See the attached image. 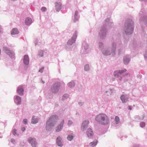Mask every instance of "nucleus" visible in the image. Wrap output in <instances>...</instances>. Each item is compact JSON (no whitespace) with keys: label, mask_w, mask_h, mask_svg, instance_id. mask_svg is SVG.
<instances>
[{"label":"nucleus","mask_w":147,"mask_h":147,"mask_svg":"<svg viewBox=\"0 0 147 147\" xmlns=\"http://www.w3.org/2000/svg\"><path fill=\"white\" fill-rule=\"evenodd\" d=\"M147 12H145L144 9H142L139 13L140 16V20L144 22L147 26Z\"/></svg>","instance_id":"0eeeda50"},{"label":"nucleus","mask_w":147,"mask_h":147,"mask_svg":"<svg viewBox=\"0 0 147 147\" xmlns=\"http://www.w3.org/2000/svg\"><path fill=\"white\" fill-rule=\"evenodd\" d=\"M98 142V141L97 140H95L93 142H90V145L91 146L94 147L97 145Z\"/></svg>","instance_id":"a878e982"},{"label":"nucleus","mask_w":147,"mask_h":147,"mask_svg":"<svg viewBox=\"0 0 147 147\" xmlns=\"http://www.w3.org/2000/svg\"><path fill=\"white\" fill-rule=\"evenodd\" d=\"M140 126L141 127H144L145 125V123L143 122H141L140 124Z\"/></svg>","instance_id":"e433bc0d"},{"label":"nucleus","mask_w":147,"mask_h":147,"mask_svg":"<svg viewBox=\"0 0 147 147\" xmlns=\"http://www.w3.org/2000/svg\"><path fill=\"white\" fill-rule=\"evenodd\" d=\"M44 51H40L38 53V55L40 56V57H42L43 55Z\"/></svg>","instance_id":"f704fd0d"},{"label":"nucleus","mask_w":147,"mask_h":147,"mask_svg":"<svg viewBox=\"0 0 147 147\" xmlns=\"http://www.w3.org/2000/svg\"><path fill=\"white\" fill-rule=\"evenodd\" d=\"M28 141L32 147H36L37 142L35 138L32 137L29 138L28 139Z\"/></svg>","instance_id":"9b49d317"},{"label":"nucleus","mask_w":147,"mask_h":147,"mask_svg":"<svg viewBox=\"0 0 147 147\" xmlns=\"http://www.w3.org/2000/svg\"><path fill=\"white\" fill-rule=\"evenodd\" d=\"M111 80L112 81H114L115 80V78H113L111 79Z\"/></svg>","instance_id":"3c124183"},{"label":"nucleus","mask_w":147,"mask_h":147,"mask_svg":"<svg viewBox=\"0 0 147 147\" xmlns=\"http://www.w3.org/2000/svg\"><path fill=\"white\" fill-rule=\"evenodd\" d=\"M121 49H119V50H118L119 53L121 52Z\"/></svg>","instance_id":"864d4df0"},{"label":"nucleus","mask_w":147,"mask_h":147,"mask_svg":"<svg viewBox=\"0 0 147 147\" xmlns=\"http://www.w3.org/2000/svg\"><path fill=\"white\" fill-rule=\"evenodd\" d=\"M84 102H78L79 105L81 106H82L84 104Z\"/></svg>","instance_id":"79ce46f5"},{"label":"nucleus","mask_w":147,"mask_h":147,"mask_svg":"<svg viewBox=\"0 0 147 147\" xmlns=\"http://www.w3.org/2000/svg\"><path fill=\"white\" fill-rule=\"evenodd\" d=\"M2 138V137L0 136V138Z\"/></svg>","instance_id":"bf43d9fd"},{"label":"nucleus","mask_w":147,"mask_h":147,"mask_svg":"<svg viewBox=\"0 0 147 147\" xmlns=\"http://www.w3.org/2000/svg\"><path fill=\"white\" fill-rule=\"evenodd\" d=\"M12 134L15 136H19V135L17 133V130L16 129H13L12 130Z\"/></svg>","instance_id":"7c9ffc66"},{"label":"nucleus","mask_w":147,"mask_h":147,"mask_svg":"<svg viewBox=\"0 0 147 147\" xmlns=\"http://www.w3.org/2000/svg\"><path fill=\"white\" fill-rule=\"evenodd\" d=\"M61 83L60 82H56L51 86V91L53 93H56L59 91Z\"/></svg>","instance_id":"6e6552de"},{"label":"nucleus","mask_w":147,"mask_h":147,"mask_svg":"<svg viewBox=\"0 0 147 147\" xmlns=\"http://www.w3.org/2000/svg\"><path fill=\"white\" fill-rule=\"evenodd\" d=\"M14 101L15 103L17 105H20L21 102V98L20 97L18 96H16L14 97Z\"/></svg>","instance_id":"f3484780"},{"label":"nucleus","mask_w":147,"mask_h":147,"mask_svg":"<svg viewBox=\"0 0 147 147\" xmlns=\"http://www.w3.org/2000/svg\"><path fill=\"white\" fill-rule=\"evenodd\" d=\"M19 31L17 28H13L11 31V35H15L19 33Z\"/></svg>","instance_id":"4be33fe9"},{"label":"nucleus","mask_w":147,"mask_h":147,"mask_svg":"<svg viewBox=\"0 0 147 147\" xmlns=\"http://www.w3.org/2000/svg\"><path fill=\"white\" fill-rule=\"evenodd\" d=\"M115 122L116 124H118L119 122V118L118 116H116L115 118Z\"/></svg>","instance_id":"2f4dec72"},{"label":"nucleus","mask_w":147,"mask_h":147,"mask_svg":"<svg viewBox=\"0 0 147 147\" xmlns=\"http://www.w3.org/2000/svg\"><path fill=\"white\" fill-rule=\"evenodd\" d=\"M41 10L42 11L45 12L46 11V10H47V9L46 8V7H41Z\"/></svg>","instance_id":"4c0bfd02"},{"label":"nucleus","mask_w":147,"mask_h":147,"mask_svg":"<svg viewBox=\"0 0 147 147\" xmlns=\"http://www.w3.org/2000/svg\"><path fill=\"white\" fill-rule=\"evenodd\" d=\"M86 133L88 137L89 138H92L94 135L92 129L90 128L87 129Z\"/></svg>","instance_id":"4468645a"},{"label":"nucleus","mask_w":147,"mask_h":147,"mask_svg":"<svg viewBox=\"0 0 147 147\" xmlns=\"http://www.w3.org/2000/svg\"><path fill=\"white\" fill-rule=\"evenodd\" d=\"M17 92L20 96H22L24 94V90L22 86L18 87Z\"/></svg>","instance_id":"dca6fc26"},{"label":"nucleus","mask_w":147,"mask_h":147,"mask_svg":"<svg viewBox=\"0 0 147 147\" xmlns=\"http://www.w3.org/2000/svg\"><path fill=\"white\" fill-rule=\"evenodd\" d=\"M67 85L69 87L73 88L75 86V83L74 81H72L68 83Z\"/></svg>","instance_id":"bb28decb"},{"label":"nucleus","mask_w":147,"mask_h":147,"mask_svg":"<svg viewBox=\"0 0 147 147\" xmlns=\"http://www.w3.org/2000/svg\"><path fill=\"white\" fill-rule=\"evenodd\" d=\"M137 77L139 78H141L142 77V76L140 74H139L137 76Z\"/></svg>","instance_id":"09e8293b"},{"label":"nucleus","mask_w":147,"mask_h":147,"mask_svg":"<svg viewBox=\"0 0 147 147\" xmlns=\"http://www.w3.org/2000/svg\"><path fill=\"white\" fill-rule=\"evenodd\" d=\"M74 137V134H72L71 135H69L67 136V138L68 140L71 141L73 139Z\"/></svg>","instance_id":"cd10ccee"},{"label":"nucleus","mask_w":147,"mask_h":147,"mask_svg":"<svg viewBox=\"0 0 147 147\" xmlns=\"http://www.w3.org/2000/svg\"><path fill=\"white\" fill-rule=\"evenodd\" d=\"M64 123V120H63L61 121L60 124L59 125L61 126L62 127H63V125Z\"/></svg>","instance_id":"a19ab883"},{"label":"nucleus","mask_w":147,"mask_h":147,"mask_svg":"<svg viewBox=\"0 0 147 147\" xmlns=\"http://www.w3.org/2000/svg\"><path fill=\"white\" fill-rule=\"evenodd\" d=\"M134 22L131 19L127 20L125 23L124 30L127 35L131 34L133 32L134 29Z\"/></svg>","instance_id":"39448f33"},{"label":"nucleus","mask_w":147,"mask_h":147,"mask_svg":"<svg viewBox=\"0 0 147 147\" xmlns=\"http://www.w3.org/2000/svg\"><path fill=\"white\" fill-rule=\"evenodd\" d=\"M98 46L99 48L102 49V50H103L102 49V48L103 47V44L102 42H100L98 43Z\"/></svg>","instance_id":"72a5a7b5"},{"label":"nucleus","mask_w":147,"mask_h":147,"mask_svg":"<svg viewBox=\"0 0 147 147\" xmlns=\"http://www.w3.org/2000/svg\"><path fill=\"white\" fill-rule=\"evenodd\" d=\"M108 92V91H105V93H107Z\"/></svg>","instance_id":"6e6d98bb"},{"label":"nucleus","mask_w":147,"mask_h":147,"mask_svg":"<svg viewBox=\"0 0 147 147\" xmlns=\"http://www.w3.org/2000/svg\"><path fill=\"white\" fill-rule=\"evenodd\" d=\"M44 69V67L42 68L39 70V72L41 73H42L43 72Z\"/></svg>","instance_id":"37998d69"},{"label":"nucleus","mask_w":147,"mask_h":147,"mask_svg":"<svg viewBox=\"0 0 147 147\" xmlns=\"http://www.w3.org/2000/svg\"><path fill=\"white\" fill-rule=\"evenodd\" d=\"M23 123L24 124H26L27 123V120L26 119H24L23 121Z\"/></svg>","instance_id":"ea45409f"},{"label":"nucleus","mask_w":147,"mask_h":147,"mask_svg":"<svg viewBox=\"0 0 147 147\" xmlns=\"http://www.w3.org/2000/svg\"><path fill=\"white\" fill-rule=\"evenodd\" d=\"M38 42V39H36V40L34 41V44L35 46L37 44V42Z\"/></svg>","instance_id":"49530a36"},{"label":"nucleus","mask_w":147,"mask_h":147,"mask_svg":"<svg viewBox=\"0 0 147 147\" xmlns=\"http://www.w3.org/2000/svg\"><path fill=\"white\" fill-rule=\"evenodd\" d=\"M125 69L115 71L113 75L115 77L117 78L118 80L121 83H123L128 81L130 77V75L128 73L123 75V73L126 71Z\"/></svg>","instance_id":"f03ea898"},{"label":"nucleus","mask_w":147,"mask_h":147,"mask_svg":"<svg viewBox=\"0 0 147 147\" xmlns=\"http://www.w3.org/2000/svg\"><path fill=\"white\" fill-rule=\"evenodd\" d=\"M84 70L86 71H89L90 70V68L89 67V65L88 64H86L84 65Z\"/></svg>","instance_id":"c756f323"},{"label":"nucleus","mask_w":147,"mask_h":147,"mask_svg":"<svg viewBox=\"0 0 147 147\" xmlns=\"http://www.w3.org/2000/svg\"><path fill=\"white\" fill-rule=\"evenodd\" d=\"M129 98V97L128 95L123 94L120 96V99L123 103H126Z\"/></svg>","instance_id":"f8f14e48"},{"label":"nucleus","mask_w":147,"mask_h":147,"mask_svg":"<svg viewBox=\"0 0 147 147\" xmlns=\"http://www.w3.org/2000/svg\"><path fill=\"white\" fill-rule=\"evenodd\" d=\"M95 120L98 123L102 125H106L109 123L108 116L104 114L101 113L96 115Z\"/></svg>","instance_id":"423d86ee"},{"label":"nucleus","mask_w":147,"mask_h":147,"mask_svg":"<svg viewBox=\"0 0 147 147\" xmlns=\"http://www.w3.org/2000/svg\"><path fill=\"white\" fill-rule=\"evenodd\" d=\"M56 143L57 145L59 146L62 147L63 144L62 142V138L59 136H58L56 139Z\"/></svg>","instance_id":"6ab92c4d"},{"label":"nucleus","mask_w":147,"mask_h":147,"mask_svg":"<svg viewBox=\"0 0 147 147\" xmlns=\"http://www.w3.org/2000/svg\"><path fill=\"white\" fill-rule=\"evenodd\" d=\"M78 12L77 11H76L75 13V15L74 19V22H76L78 21V20L79 18V16H78Z\"/></svg>","instance_id":"412c9836"},{"label":"nucleus","mask_w":147,"mask_h":147,"mask_svg":"<svg viewBox=\"0 0 147 147\" xmlns=\"http://www.w3.org/2000/svg\"><path fill=\"white\" fill-rule=\"evenodd\" d=\"M41 82L43 84H44L45 83V82L42 80Z\"/></svg>","instance_id":"5fc2aeb1"},{"label":"nucleus","mask_w":147,"mask_h":147,"mask_svg":"<svg viewBox=\"0 0 147 147\" xmlns=\"http://www.w3.org/2000/svg\"><path fill=\"white\" fill-rule=\"evenodd\" d=\"M58 119L57 115H54L51 116L47 121L45 128L47 130L51 131L54 127Z\"/></svg>","instance_id":"20e7f679"},{"label":"nucleus","mask_w":147,"mask_h":147,"mask_svg":"<svg viewBox=\"0 0 147 147\" xmlns=\"http://www.w3.org/2000/svg\"><path fill=\"white\" fill-rule=\"evenodd\" d=\"M132 147H140L138 145H135L133 146Z\"/></svg>","instance_id":"603ef678"},{"label":"nucleus","mask_w":147,"mask_h":147,"mask_svg":"<svg viewBox=\"0 0 147 147\" xmlns=\"http://www.w3.org/2000/svg\"><path fill=\"white\" fill-rule=\"evenodd\" d=\"M78 34V32L76 31H75V33L74 34L71 38L67 42V44L68 45H72L73 43L75 42L77 38Z\"/></svg>","instance_id":"9d476101"},{"label":"nucleus","mask_w":147,"mask_h":147,"mask_svg":"<svg viewBox=\"0 0 147 147\" xmlns=\"http://www.w3.org/2000/svg\"><path fill=\"white\" fill-rule=\"evenodd\" d=\"M25 128L24 127H23L22 128L21 130L23 131H24L25 130Z\"/></svg>","instance_id":"de8ad7c7"},{"label":"nucleus","mask_w":147,"mask_h":147,"mask_svg":"<svg viewBox=\"0 0 147 147\" xmlns=\"http://www.w3.org/2000/svg\"><path fill=\"white\" fill-rule=\"evenodd\" d=\"M69 96V95L68 94H64L63 96L62 99L63 100H64L65 99H66L68 98Z\"/></svg>","instance_id":"c9c22d12"},{"label":"nucleus","mask_w":147,"mask_h":147,"mask_svg":"<svg viewBox=\"0 0 147 147\" xmlns=\"http://www.w3.org/2000/svg\"><path fill=\"white\" fill-rule=\"evenodd\" d=\"M16 0H11V1H16Z\"/></svg>","instance_id":"13d9d810"},{"label":"nucleus","mask_w":147,"mask_h":147,"mask_svg":"<svg viewBox=\"0 0 147 147\" xmlns=\"http://www.w3.org/2000/svg\"><path fill=\"white\" fill-rule=\"evenodd\" d=\"M83 45L84 46V49L86 51L88 48V45L87 44L84 43L83 44Z\"/></svg>","instance_id":"473e14b6"},{"label":"nucleus","mask_w":147,"mask_h":147,"mask_svg":"<svg viewBox=\"0 0 147 147\" xmlns=\"http://www.w3.org/2000/svg\"><path fill=\"white\" fill-rule=\"evenodd\" d=\"M11 141L13 143H14L15 142V140L13 139H11Z\"/></svg>","instance_id":"c03bdc74"},{"label":"nucleus","mask_w":147,"mask_h":147,"mask_svg":"<svg viewBox=\"0 0 147 147\" xmlns=\"http://www.w3.org/2000/svg\"><path fill=\"white\" fill-rule=\"evenodd\" d=\"M121 45L122 42L121 41H117L116 40L112 43L111 47L103 49L102 51V53L105 55L108 56L112 54V56H114L115 54L116 47H121Z\"/></svg>","instance_id":"f257e3e1"},{"label":"nucleus","mask_w":147,"mask_h":147,"mask_svg":"<svg viewBox=\"0 0 147 147\" xmlns=\"http://www.w3.org/2000/svg\"><path fill=\"white\" fill-rule=\"evenodd\" d=\"M1 26H0V32L1 31Z\"/></svg>","instance_id":"4d7b16f0"},{"label":"nucleus","mask_w":147,"mask_h":147,"mask_svg":"<svg viewBox=\"0 0 147 147\" xmlns=\"http://www.w3.org/2000/svg\"><path fill=\"white\" fill-rule=\"evenodd\" d=\"M128 109L130 110H131V109H132V108L131 107V106H128Z\"/></svg>","instance_id":"8fccbe9b"},{"label":"nucleus","mask_w":147,"mask_h":147,"mask_svg":"<svg viewBox=\"0 0 147 147\" xmlns=\"http://www.w3.org/2000/svg\"><path fill=\"white\" fill-rule=\"evenodd\" d=\"M145 116L144 115L142 116L141 117H140L139 116H136L135 117V119L136 121H138V120H143Z\"/></svg>","instance_id":"393cba45"},{"label":"nucleus","mask_w":147,"mask_h":147,"mask_svg":"<svg viewBox=\"0 0 147 147\" xmlns=\"http://www.w3.org/2000/svg\"><path fill=\"white\" fill-rule=\"evenodd\" d=\"M32 20L31 18H27L25 20V24L27 25H29L32 23Z\"/></svg>","instance_id":"b1692460"},{"label":"nucleus","mask_w":147,"mask_h":147,"mask_svg":"<svg viewBox=\"0 0 147 147\" xmlns=\"http://www.w3.org/2000/svg\"><path fill=\"white\" fill-rule=\"evenodd\" d=\"M130 57L129 55H126L123 57V63L125 65L128 64L130 60Z\"/></svg>","instance_id":"a211bd4d"},{"label":"nucleus","mask_w":147,"mask_h":147,"mask_svg":"<svg viewBox=\"0 0 147 147\" xmlns=\"http://www.w3.org/2000/svg\"><path fill=\"white\" fill-rule=\"evenodd\" d=\"M29 59L28 56V55H25L23 59L24 64L26 65H28L29 64Z\"/></svg>","instance_id":"aec40b11"},{"label":"nucleus","mask_w":147,"mask_h":147,"mask_svg":"<svg viewBox=\"0 0 147 147\" xmlns=\"http://www.w3.org/2000/svg\"><path fill=\"white\" fill-rule=\"evenodd\" d=\"M3 50L4 51L5 53L8 55L10 57L13 58L14 57V53L12 51H11L10 49L7 47H3Z\"/></svg>","instance_id":"1a4fd4ad"},{"label":"nucleus","mask_w":147,"mask_h":147,"mask_svg":"<svg viewBox=\"0 0 147 147\" xmlns=\"http://www.w3.org/2000/svg\"><path fill=\"white\" fill-rule=\"evenodd\" d=\"M55 9L57 11L59 12L62 8V4L61 2L56 1L55 3Z\"/></svg>","instance_id":"2eb2a0df"},{"label":"nucleus","mask_w":147,"mask_h":147,"mask_svg":"<svg viewBox=\"0 0 147 147\" xmlns=\"http://www.w3.org/2000/svg\"><path fill=\"white\" fill-rule=\"evenodd\" d=\"M114 91V89H110L109 91L111 92V93H112V92Z\"/></svg>","instance_id":"a18cd8bd"},{"label":"nucleus","mask_w":147,"mask_h":147,"mask_svg":"<svg viewBox=\"0 0 147 147\" xmlns=\"http://www.w3.org/2000/svg\"><path fill=\"white\" fill-rule=\"evenodd\" d=\"M105 24L102 25L101 27L100 31L99 33V36L100 38L104 39L105 38L107 32L106 28L107 26H111L113 22L110 18H108L105 20Z\"/></svg>","instance_id":"7ed1b4c3"},{"label":"nucleus","mask_w":147,"mask_h":147,"mask_svg":"<svg viewBox=\"0 0 147 147\" xmlns=\"http://www.w3.org/2000/svg\"><path fill=\"white\" fill-rule=\"evenodd\" d=\"M63 127L59 125L56 127L55 131L56 132H59L62 129Z\"/></svg>","instance_id":"c85d7f7f"},{"label":"nucleus","mask_w":147,"mask_h":147,"mask_svg":"<svg viewBox=\"0 0 147 147\" xmlns=\"http://www.w3.org/2000/svg\"><path fill=\"white\" fill-rule=\"evenodd\" d=\"M73 122L71 120H69L68 122V125L69 126L71 125L73 123Z\"/></svg>","instance_id":"58836bf2"},{"label":"nucleus","mask_w":147,"mask_h":147,"mask_svg":"<svg viewBox=\"0 0 147 147\" xmlns=\"http://www.w3.org/2000/svg\"><path fill=\"white\" fill-rule=\"evenodd\" d=\"M88 120H86L83 122L81 127V129L82 131H84L88 127Z\"/></svg>","instance_id":"ddd939ff"},{"label":"nucleus","mask_w":147,"mask_h":147,"mask_svg":"<svg viewBox=\"0 0 147 147\" xmlns=\"http://www.w3.org/2000/svg\"><path fill=\"white\" fill-rule=\"evenodd\" d=\"M38 118L34 116H33L31 120V123L32 124L36 123L38 122Z\"/></svg>","instance_id":"5701e85b"}]
</instances>
